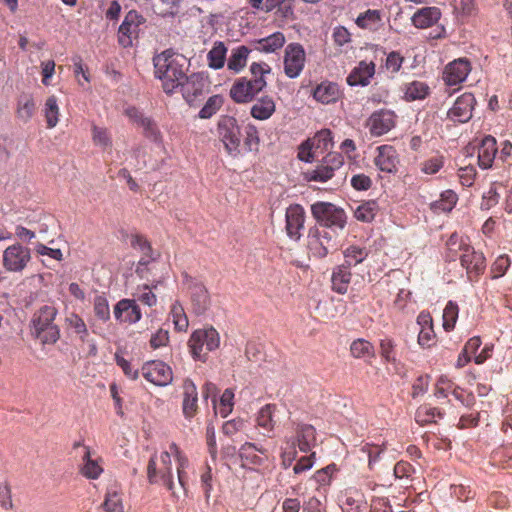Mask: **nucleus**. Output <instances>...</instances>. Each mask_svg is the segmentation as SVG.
<instances>
[{"label": "nucleus", "instance_id": "27", "mask_svg": "<svg viewBox=\"0 0 512 512\" xmlns=\"http://www.w3.org/2000/svg\"><path fill=\"white\" fill-rule=\"evenodd\" d=\"M342 91L337 83L323 81L313 90V97L322 104L335 103L340 99Z\"/></svg>", "mask_w": 512, "mask_h": 512}, {"label": "nucleus", "instance_id": "44", "mask_svg": "<svg viewBox=\"0 0 512 512\" xmlns=\"http://www.w3.org/2000/svg\"><path fill=\"white\" fill-rule=\"evenodd\" d=\"M379 211L378 203L375 200L363 202L354 211V216L358 221L369 223L374 220Z\"/></svg>", "mask_w": 512, "mask_h": 512}, {"label": "nucleus", "instance_id": "29", "mask_svg": "<svg viewBox=\"0 0 512 512\" xmlns=\"http://www.w3.org/2000/svg\"><path fill=\"white\" fill-rule=\"evenodd\" d=\"M286 42L282 32H274L271 35L257 39L253 42L254 49L261 53H274L280 50Z\"/></svg>", "mask_w": 512, "mask_h": 512}, {"label": "nucleus", "instance_id": "43", "mask_svg": "<svg viewBox=\"0 0 512 512\" xmlns=\"http://www.w3.org/2000/svg\"><path fill=\"white\" fill-rule=\"evenodd\" d=\"M316 154H322L333 147L332 132L329 129L318 131L314 137L308 139Z\"/></svg>", "mask_w": 512, "mask_h": 512}, {"label": "nucleus", "instance_id": "55", "mask_svg": "<svg viewBox=\"0 0 512 512\" xmlns=\"http://www.w3.org/2000/svg\"><path fill=\"white\" fill-rule=\"evenodd\" d=\"M379 353L386 363L395 364L396 360V344L393 339L386 337L380 340Z\"/></svg>", "mask_w": 512, "mask_h": 512}, {"label": "nucleus", "instance_id": "5", "mask_svg": "<svg viewBox=\"0 0 512 512\" xmlns=\"http://www.w3.org/2000/svg\"><path fill=\"white\" fill-rule=\"evenodd\" d=\"M313 217L319 223L318 228H327L328 230H343L347 223V215L342 208L332 203L317 202L311 206Z\"/></svg>", "mask_w": 512, "mask_h": 512}, {"label": "nucleus", "instance_id": "56", "mask_svg": "<svg viewBox=\"0 0 512 512\" xmlns=\"http://www.w3.org/2000/svg\"><path fill=\"white\" fill-rule=\"evenodd\" d=\"M160 281H155L151 285H143L138 287L137 300L149 307L155 306L157 303V297L153 293V289L157 288Z\"/></svg>", "mask_w": 512, "mask_h": 512}, {"label": "nucleus", "instance_id": "60", "mask_svg": "<svg viewBox=\"0 0 512 512\" xmlns=\"http://www.w3.org/2000/svg\"><path fill=\"white\" fill-rule=\"evenodd\" d=\"M510 258L507 255H500L491 265L492 279L502 277L510 266Z\"/></svg>", "mask_w": 512, "mask_h": 512}, {"label": "nucleus", "instance_id": "6", "mask_svg": "<svg viewBox=\"0 0 512 512\" xmlns=\"http://www.w3.org/2000/svg\"><path fill=\"white\" fill-rule=\"evenodd\" d=\"M338 233L327 228L312 227L307 235V247L311 255L316 258H325L329 252L337 247Z\"/></svg>", "mask_w": 512, "mask_h": 512}, {"label": "nucleus", "instance_id": "26", "mask_svg": "<svg viewBox=\"0 0 512 512\" xmlns=\"http://www.w3.org/2000/svg\"><path fill=\"white\" fill-rule=\"evenodd\" d=\"M278 406L274 403L265 404L256 413L255 422L257 427L265 431V435L270 436L274 431L277 420L275 419Z\"/></svg>", "mask_w": 512, "mask_h": 512}, {"label": "nucleus", "instance_id": "52", "mask_svg": "<svg viewBox=\"0 0 512 512\" xmlns=\"http://www.w3.org/2000/svg\"><path fill=\"white\" fill-rule=\"evenodd\" d=\"M130 244L132 248L137 249L142 253V257H146V259H155L151 243L145 236L141 234H132L130 236Z\"/></svg>", "mask_w": 512, "mask_h": 512}, {"label": "nucleus", "instance_id": "8", "mask_svg": "<svg viewBox=\"0 0 512 512\" xmlns=\"http://www.w3.org/2000/svg\"><path fill=\"white\" fill-rule=\"evenodd\" d=\"M343 164L344 158L341 153L330 152L322 158L315 169L305 173V179L309 182L325 183L333 178L335 171L339 170Z\"/></svg>", "mask_w": 512, "mask_h": 512}, {"label": "nucleus", "instance_id": "57", "mask_svg": "<svg viewBox=\"0 0 512 512\" xmlns=\"http://www.w3.org/2000/svg\"><path fill=\"white\" fill-rule=\"evenodd\" d=\"M458 313V305L453 301H449L443 311V328L446 331L449 332L454 329L458 319Z\"/></svg>", "mask_w": 512, "mask_h": 512}, {"label": "nucleus", "instance_id": "9", "mask_svg": "<svg viewBox=\"0 0 512 512\" xmlns=\"http://www.w3.org/2000/svg\"><path fill=\"white\" fill-rule=\"evenodd\" d=\"M124 115L129 121L142 129V134L145 138L154 143H161L163 141L162 133L156 121L146 116L140 109L135 106H127L124 109Z\"/></svg>", "mask_w": 512, "mask_h": 512}, {"label": "nucleus", "instance_id": "36", "mask_svg": "<svg viewBox=\"0 0 512 512\" xmlns=\"http://www.w3.org/2000/svg\"><path fill=\"white\" fill-rule=\"evenodd\" d=\"M85 452L82 457V465L80 467V473L87 479H98L103 473V468L99 464L98 460L91 458V452L89 447H84Z\"/></svg>", "mask_w": 512, "mask_h": 512}, {"label": "nucleus", "instance_id": "24", "mask_svg": "<svg viewBox=\"0 0 512 512\" xmlns=\"http://www.w3.org/2000/svg\"><path fill=\"white\" fill-rule=\"evenodd\" d=\"M498 152L496 139L491 136H485L478 148V164L482 169L491 168Z\"/></svg>", "mask_w": 512, "mask_h": 512}, {"label": "nucleus", "instance_id": "31", "mask_svg": "<svg viewBox=\"0 0 512 512\" xmlns=\"http://www.w3.org/2000/svg\"><path fill=\"white\" fill-rule=\"evenodd\" d=\"M251 49L245 45H240L231 50L227 60V68L235 74L240 73L247 65Z\"/></svg>", "mask_w": 512, "mask_h": 512}, {"label": "nucleus", "instance_id": "38", "mask_svg": "<svg viewBox=\"0 0 512 512\" xmlns=\"http://www.w3.org/2000/svg\"><path fill=\"white\" fill-rule=\"evenodd\" d=\"M182 95L187 102H192L202 93L203 83L195 74L186 76V80L180 85Z\"/></svg>", "mask_w": 512, "mask_h": 512}, {"label": "nucleus", "instance_id": "34", "mask_svg": "<svg viewBox=\"0 0 512 512\" xmlns=\"http://www.w3.org/2000/svg\"><path fill=\"white\" fill-rule=\"evenodd\" d=\"M297 445L301 452H308L316 441V430L310 424H299L296 428Z\"/></svg>", "mask_w": 512, "mask_h": 512}, {"label": "nucleus", "instance_id": "7", "mask_svg": "<svg viewBox=\"0 0 512 512\" xmlns=\"http://www.w3.org/2000/svg\"><path fill=\"white\" fill-rule=\"evenodd\" d=\"M217 134L226 152L232 157L240 155L241 129L236 118L221 116L217 124Z\"/></svg>", "mask_w": 512, "mask_h": 512}, {"label": "nucleus", "instance_id": "63", "mask_svg": "<svg viewBox=\"0 0 512 512\" xmlns=\"http://www.w3.org/2000/svg\"><path fill=\"white\" fill-rule=\"evenodd\" d=\"M245 140L244 144L248 151H257L259 146V135L256 126L248 125L245 129Z\"/></svg>", "mask_w": 512, "mask_h": 512}, {"label": "nucleus", "instance_id": "58", "mask_svg": "<svg viewBox=\"0 0 512 512\" xmlns=\"http://www.w3.org/2000/svg\"><path fill=\"white\" fill-rule=\"evenodd\" d=\"M166 472L164 466L157 467V453L155 452L149 459L147 465V479L150 484L161 483V475Z\"/></svg>", "mask_w": 512, "mask_h": 512}, {"label": "nucleus", "instance_id": "53", "mask_svg": "<svg viewBox=\"0 0 512 512\" xmlns=\"http://www.w3.org/2000/svg\"><path fill=\"white\" fill-rule=\"evenodd\" d=\"M445 164V157L437 154L420 163V170L423 174L434 175L438 173Z\"/></svg>", "mask_w": 512, "mask_h": 512}, {"label": "nucleus", "instance_id": "42", "mask_svg": "<svg viewBox=\"0 0 512 512\" xmlns=\"http://www.w3.org/2000/svg\"><path fill=\"white\" fill-rule=\"evenodd\" d=\"M227 48L221 41L214 43L212 49L207 54L208 66L212 69H221L225 65Z\"/></svg>", "mask_w": 512, "mask_h": 512}, {"label": "nucleus", "instance_id": "45", "mask_svg": "<svg viewBox=\"0 0 512 512\" xmlns=\"http://www.w3.org/2000/svg\"><path fill=\"white\" fill-rule=\"evenodd\" d=\"M36 104L32 96L23 95L18 99L16 114L23 122H28L34 115Z\"/></svg>", "mask_w": 512, "mask_h": 512}, {"label": "nucleus", "instance_id": "25", "mask_svg": "<svg viewBox=\"0 0 512 512\" xmlns=\"http://www.w3.org/2000/svg\"><path fill=\"white\" fill-rule=\"evenodd\" d=\"M441 18V11L438 7L430 6L418 9L411 17L413 26L419 29H426L435 25Z\"/></svg>", "mask_w": 512, "mask_h": 512}, {"label": "nucleus", "instance_id": "19", "mask_svg": "<svg viewBox=\"0 0 512 512\" xmlns=\"http://www.w3.org/2000/svg\"><path fill=\"white\" fill-rule=\"evenodd\" d=\"M181 390L182 413L185 419L191 420L197 415L199 410L197 386L190 378H186L182 382Z\"/></svg>", "mask_w": 512, "mask_h": 512}, {"label": "nucleus", "instance_id": "51", "mask_svg": "<svg viewBox=\"0 0 512 512\" xmlns=\"http://www.w3.org/2000/svg\"><path fill=\"white\" fill-rule=\"evenodd\" d=\"M170 314L172 316L175 330L185 332L189 326V321L182 305L177 302L174 303L171 306Z\"/></svg>", "mask_w": 512, "mask_h": 512}, {"label": "nucleus", "instance_id": "18", "mask_svg": "<svg viewBox=\"0 0 512 512\" xmlns=\"http://www.w3.org/2000/svg\"><path fill=\"white\" fill-rule=\"evenodd\" d=\"M285 230L287 236L298 241L302 236L305 223V210L300 204H292L287 207L285 213Z\"/></svg>", "mask_w": 512, "mask_h": 512}, {"label": "nucleus", "instance_id": "41", "mask_svg": "<svg viewBox=\"0 0 512 512\" xmlns=\"http://www.w3.org/2000/svg\"><path fill=\"white\" fill-rule=\"evenodd\" d=\"M369 255L366 247L358 245H350L343 251L344 263L348 268L354 267L362 263Z\"/></svg>", "mask_w": 512, "mask_h": 512}, {"label": "nucleus", "instance_id": "37", "mask_svg": "<svg viewBox=\"0 0 512 512\" xmlns=\"http://www.w3.org/2000/svg\"><path fill=\"white\" fill-rule=\"evenodd\" d=\"M402 90L406 101L423 100L430 93V87L425 82L418 80L404 84Z\"/></svg>", "mask_w": 512, "mask_h": 512}, {"label": "nucleus", "instance_id": "50", "mask_svg": "<svg viewBox=\"0 0 512 512\" xmlns=\"http://www.w3.org/2000/svg\"><path fill=\"white\" fill-rule=\"evenodd\" d=\"M68 328L72 329L78 335L82 343L88 342L89 332L84 320L77 314L71 313L66 318Z\"/></svg>", "mask_w": 512, "mask_h": 512}, {"label": "nucleus", "instance_id": "59", "mask_svg": "<svg viewBox=\"0 0 512 512\" xmlns=\"http://www.w3.org/2000/svg\"><path fill=\"white\" fill-rule=\"evenodd\" d=\"M222 102V98L219 95L211 96L199 111V117L202 119L212 117L220 109Z\"/></svg>", "mask_w": 512, "mask_h": 512}, {"label": "nucleus", "instance_id": "46", "mask_svg": "<svg viewBox=\"0 0 512 512\" xmlns=\"http://www.w3.org/2000/svg\"><path fill=\"white\" fill-rule=\"evenodd\" d=\"M160 461L161 466H164L166 469V472H163L161 475V484L171 492L172 496H175L170 452H162L160 455Z\"/></svg>", "mask_w": 512, "mask_h": 512}, {"label": "nucleus", "instance_id": "61", "mask_svg": "<svg viewBox=\"0 0 512 512\" xmlns=\"http://www.w3.org/2000/svg\"><path fill=\"white\" fill-rule=\"evenodd\" d=\"M403 62L404 57L401 56L399 52L392 51L386 57L385 68L392 76H394L401 69Z\"/></svg>", "mask_w": 512, "mask_h": 512}, {"label": "nucleus", "instance_id": "35", "mask_svg": "<svg viewBox=\"0 0 512 512\" xmlns=\"http://www.w3.org/2000/svg\"><path fill=\"white\" fill-rule=\"evenodd\" d=\"M102 507L106 512H124L122 492L117 484L107 489Z\"/></svg>", "mask_w": 512, "mask_h": 512}, {"label": "nucleus", "instance_id": "54", "mask_svg": "<svg viewBox=\"0 0 512 512\" xmlns=\"http://www.w3.org/2000/svg\"><path fill=\"white\" fill-rule=\"evenodd\" d=\"M343 512H363L365 510L362 496L357 492H350L342 503Z\"/></svg>", "mask_w": 512, "mask_h": 512}, {"label": "nucleus", "instance_id": "2", "mask_svg": "<svg viewBox=\"0 0 512 512\" xmlns=\"http://www.w3.org/2000/svg\"><path fill=\"white\" fill-rule=\"evenodd\" d=\"M271 72V67L266 62H252L249 66L250 78L239 77L232 84L229 95L237 104L252 102L266 86V74Z\"/></svg>", "mask_w": 512, "mask_h": 512}, {"label": "nucleus", "instance_id": "30", "mask_svg": "<svg viewBox=\"0 0 512 512\" xmlns=\"http://www.w3.org/2000/svg\"><path fill=\"white\" fill-rule=\"evenodd\" d=\"M276 111V104L274 99L269 95H264L257 99L250 109V114L257 120H267Z\"/></svg>", "mask_w": 512, "mask_h": 512}, {"label": "nucleus", "instance_id": "1", "mask_svg": "<svg viewBox=\"0 0 512 512\" xmlns=\"http://www.w3.org/2000/svg\"><path fill=\"white\" fill-rule=\"evenodd\" d=\"M154 73L166 94H172L186 80L187 59L182 54L167 49L153 58Z\"/></svg>", "mask_w": 512, "mask_h": 512}, {"label": "nucleus", "instance_id": "33", "mask_svg": "<svg viewBox=\"0 0 512 512\" xmlns=\"http://www.w3.org/2000/svg\"><path fill=\"white\" fill-rule=\"evenodd\" d=\"M352 274L350 268L345 265L337 266L332 273V290L338 294H345L351 282Z\"/></svg>", "mask_w": 512, "mask_h": 512}, {"label": "nucleus", "instance_id": "23", "mask_svg": "<svg viewBox=\"0 0 512 512\" xmlns=\"http://www.w3.org/2000/svg\"><path fill=\"white\" fill-rule=\"evenodd\" d=\"M375 70L376 65L373 61H360L347 76V84L350 86H367L375 75Z\"/></svg>", "mask_w": 512, "mask_h": 512}, {"label": "nucleus", "instance_id": "12", "mask_svg": "<svg viewBox=\"0 0 512 512\" xmlns=\"http://www.w3.org/2000/svg\"><path fill=\"white\" fill-rule=\"evenodd\" d=\"M461 266L466 270L467 280L477 282L486 269V258L480 251H476L470 244L466 246L459 256Z\"/></svg>", "mask_w": 512, "mask_h": 512}, {"label": "nucleus", "instance_id": "16", "mask_svg": "<svg viewBox=\"0 0 512 512\" xmlns=\"http://www.w3.org/2000/svg\"><path fill=\"white\" fill-rule=\"evenodd\" d=\"M396 125V115L393 111L387 109H380L373 112L367 120V128L372 136L379 137L390 130Z\"/></svg>", "mask_w": 512, "mask_h": 512}, {"label": "nucleus", "instance_id": "10", "mask_svg": "<svg viewBox=\"0 0 512 512\" xmlns=\"http://www.w3.org/2000/svg\"><path fill=\"white\" fill-rule=\"evenodd\" d=\"M183 283L189 291L193 312L196 315H203L211 305L208 289L187 273H183Z\"/></svg>", "mask_w": 512, "mask_h": 512}, {"label": "nucleus", "instance_id": "62", "mask_svg": "<svg viewBox=\"0 0 512 512\" xmlns=\"http://www.w3.org/2000/svg\"><path fill=\"white\" fill-rule=\"evenodd\" d=\"M94 313L95 316L102 320L107 321L110 318V309L107 299L104 296H96L94 299Z\"/></svg>", "mask_w": 512, "mask_h": 512}, {"label": "nucleus", "instance_id": "47", "mask_svg": "<svg viewBox=\"0 0 512 512\" xmlns=\"http://www.w3.org/2000/svg\"><path fill=\"white\" fill-rule=\"evenodd\" d=\"M43 112L46 119L47 128H54L59 121L60 114L56 96L51 95L46 99Z\"/></svg>", "mask_w": 512, "mask_h": 512}, {"label": "nucleus", "instance_id": "40", "mask_svg": "<svg viewBox=\"0 0 512 512\" xmlns=\"http://www.w3.org/2000/svg\"><path fill=\"white\" fill-rule=\"evenodd\" d=\"M444 413L439 408L432 407L429 404H423L418 407L415 413V421L421 425H427L436 422V418H443Z\"/></svg>", "mask_w": 512, "mask_h": 512}, {"label": "nucleus", "instance_id": "49", "mask_svg": "<svg viewBox=\"0 0 512 512\" xmlns=\"http://www.w3.org/2000/svg\"><path fill=\"white\" fill-rule=\"evenodd\" d=\"M91 131L92 141L95 146L100 147L102 150L112 148V136L107 128L93 125Z\"/></svg>", "mask_w": 512, "mask_h": 512}, {"label": "nucleus", "instance_id": "15", "mask_svg": "<svg viewBox=\"0 0 512 512\" xmlns=\"http://www.w3.org/2000/svg\"><path fill=\"white\" fill-rule=\"evenodd\" d=\"M306 60L303 46L299 43H290L284 53V73L289 78H296L302 72Z\"/></svg>", "mask_w": 512, "mask_h": 512}, {"label": "nucleus", "instance_id": "4", "mask_svg": "<svg viewBox=\"0 0 512 512\" xmlns=\"http://www.w3.org/2000/svg\"><path fill=\"white\" fill-rule=\"evenodd\" d=\"M220 346V335L214 327L195 330L189 340L191 356L196 361L206 362L208 353Z\"/></svg>", "mask_w": 512, "mask_h": 512}, {"label": "nucleus", "instance_id": "28", "mask_svg": "<svg viewBox=\"0 0 512 512\" xmlns=\"http://www.w3.org/2000/svg\"><path fill=\"white\" fill-rule=\"evenodd\" d=\"M239 456L243 462L257 466L263 465L268 458L267 449L251 442H245L240 447Z\"/></svg>", "mask_w": 512, "mask_h": 512}, {"label": "nucleus", "instance_id": "20", "mask_svg": "<svg viewBox=\"0 0 512 512\" xmlns=\"http://www.w3.org/2000/svg\"><path fill=\"white\" fill-rule=\"evenodd\" d=\"M471 71V64L466 58L456 59L446 65L443 72V80L449 86H455L467 78Z\"/></svg>", "mask_w": 512, "mask_h": 512}, {"label": "nucleus", "instance_id": "64", "mask_svg": "<svg viewBox=\"0 0 512 512\" xmlns=\"http://www.w3.org/2000/svg\"><path fill=\"white\" fill-rule=\"evenodd\" d=\"M234 393L230 389L224 390L220 397L219 414L225 418L232 411Z\"/></svg>", "mask_w": 512, "mask_h": 512}, {"label": "nucleus", "instance_id": "22", "mask_svg": "<svg viewBox=\"0 0 512 512\" xmlns=\"http://www.w3.org/2000/svg\"><path fill=\"white\" fill-rule=\"evenodd\" d=\"M374 163L382 172L395 173L399 163L396 149L387 144L377 147V156Z\"/></svg>", "mask_w": 512, "mask_h": 512}, {"label": "nucleus", "instance_id": "11", "mask_svg": "<svg viewBox=\"0 0 512 512\" xmlns=\"http://www.w3.org/2000/svg\"><path fill=\"white\" fill-rule=\"evenodd\" d=\"M31 261V250L19 243L8 246L2 255L3 268L8 272H22Z\"/></svg>", "mask_w": 512, "mask_h": 512}, {"label": "nucleus", "instance_id": "17", "mask_svg": "<svg viewBox=\"0 0 512 512\" xmlns=\"http://www.w3.org/2000/svg\"><path fill=\"white\" fill-rule=\"evenodd\" d=\"M476 104L472 93L460 95L453 106L447 112V118L453 122L466 123L472 118V112Z\"/></svg>", "mask_w": 512, "mask_h": 512}, {"label": "nucleus", "instance_id": "39", "mask_svg": "<svg viewBox=\"0 0 512 512\" xmlns=\"http://www.w3.org/2000/svg\"><path fill=\"white\" fill-rule=\"evenodd\" d=\"M467 238L459 235L458 233H452L446 242L447 254L446 257L449 261H455L461 253L464 252L466 246H469Z\"/></svg>", "mask_w": 512, "mask_h": 512}, {"label": "nucleus", "instance_id": "3", "mask_svg": "<svg viewBox=\"0 0 512 512\" xmlns=\"http://www.w3.org/2000/svg\"><path fill=\"white\" fill-rule=\"evenodd\" d=\"M58 309L53 304L39 307L30 320V335L41 345H54L61 336L60 327L55 323Z\"/></svg>", "mask_w": 512, "mask_h": 512}, {"label": "nucleus", "instance_id": "21", "mask_svg": "<svg viewBox=\"0 0 512 512\" xmlns=\"http://www.w3.org/2000/svg\"><path fill=\"white\" fill-rule=\"evenodd\" d=\"M114 316L121 323L135 324L141 319L142 313L135 299H122L114 306Z\"/></svg>", "mask_w": 512, "mask_h": 512}, {"label": "nucleus", "instance_id": "48", "mask_svg": "<svg viewBox=\"0 0 512 512\" xmlns=\"http://www.w3.org/2000/svg\"><path fill=\"white\" fill-rule=\"evenodd\" d=\"M350 353L354 358L374 357L375 349L371 342L359 338L351 343Z\"/></svg>", "mask_w": 512, "mask_h": 512}, {"label": "nucleus", "instance_id": "32", "mask_svg": "<svg viewBox=\"0 0 512 512\" xmlns=\"http://www.w3.org/2000/svg\"><path fill=\"white\" fill-rule=\"evenodd\" d=\"M355 23L361 29L375 32L382 25V13L377 9H368L357 16Z\"/></svg>", "mask_w": 512, "mask_h": 512}, {"label": "nucleus", "instance_id": "14", "mask_svg": "<svg viewBox=\"0 0 512 512\" xmlns=\"http://www.w3.org/2000/svg\"><path fill=\"white\" fill-rule=\"evenodd\" d=\"M141 374L147 381L156 386H167L173 381L171 367L160 360L144 363L141 368Z\"/></svg>", "mask_w": 512, "mask_h": 512}, {"label": "nucleus", "instance_id": "13", "mask_svg": "<svg viewBox=\"0 0 512 512\" xmlns=\"http://www.w3.org/2000/svg\"><path fill=\"white\" fill-rule=\"evenodd\" d=\"M145 19L136 10H130L124 17L122 24L118 29V42L124 47H130L133 40L136 39L140 32V26Z\"/></svg>", "mask_w": 512, "mask_h": 512}]
</instances>
